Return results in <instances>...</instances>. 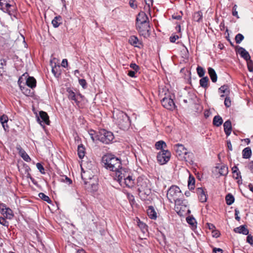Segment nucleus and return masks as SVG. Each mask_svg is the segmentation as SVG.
<instances>
[{
	"label": "nucleus",
	"instance_id": "nucleus-29",
	"mask_svg": "<svg viewBox=\"0 0 253 253\" xmlns=\"http://www.w3.org/2000/svg\"><path fill=\"white\" fill-rule=\"evenodd\" d=\"M203 18V13L201 11H199L194 13L193 15L194 20L198 22L202 21Z\"/></svg>",
	"mask_w": 253,
	"mask_h": 253
},
{
	"label": "nucleus",
	"instance_id": "nucleus-20",
	"mask_svg": "<svg viewBox=\"0 0 253 253\" xmlns=\"http://www.w3.org/2000/svg\"><path fill=\"white\" fill-rule=\"evenodd\" d=\"M234 231L236 233L243 234L246 235L249 234V230L247 229L246 226L244 225L234 228Z\"/></svg>",
	"mask_w": 253,
	"mask_h": 253
},
{
	"label": "nucleus",
	"instance_id": "nucleus-19",
	"mask_svg": "<svg viewBox=\"0 0 253 253\" xmlns=\"http://www.w3.org/2000/svg\"><path fill=\"white\" fill-rule=\"evenodd\" d=\"M224 130L226 135L228 136L232 130L231 122L230 120L226 121L223 124Z\"/></svg>",
	"mask_w": 253,
	"mask_h": 253
},
{
	"label": "nucleus",
	"instance_id": "nucleus-42",
	"mask_svg": "<svg viewBox=\"0 0 253 253\" xmlns=\"http://www.w3.org/2000/svg\"><path fill=\"white\" fill-rule=\"evenodd\" d=\"M197 73L200 77H202L205 75V70L202 67L198 66L197 68Z\"/></svg>",
	"mask_w": 253,
	"mask_h": 253
},
{
	"label": "nucleus",
	"instance_id": "nucleus-59",
	"mask_svg": "<svg viewBox=\"0 0 253 253\" xmlns=\"http://www.w3.org/2000/svg\"><path fill=\"white\" fill-rule=\"evenodd\" d=\"M239 213H240L239 211L237 209H235V219L238 221H239L240 220V217L238 215Z\"/></svg>",
	"mask_w": 253,
	"mask_h": 253
},
{
	"label": "nucleus",
	"instance_id": "nucleus-26",
	"mask_svg": "<svg viewBox=\"0 0 253 253\" xmlns=\"http://www.w3.org/2000/svg\"><path fill=\"white\" fill-rule=\"evenodd\" d=\"M147 214L149 217L151 219H155L157 218V213L155 211L154 208L152 206L148 207Z\"/></svg>",
	"mask_w": 253,
	"mask_h": 253
},
{
	"label": "nucleus",
	"instance_id": "nucleus-38",
	"mask_svg": "<svg viewBox=\"0 0 253 253\" xmlns=\"http://www.w3.org/2000/svg\"><path fill=\"white\" fill-rule=\"evenodd\" d=\"M60 69V66L59 65H55L54 67H52V73L54 74V75L55 77H58L59 75H60V73L59 71V69Z\"/></svg>",
	"mask_w": 253,
	"mask_h": 253
},
{
	"label": "nucleus",
	"instance_id": "nucleus-31",
	"mask_svg": "<svg viewBox=\"0 0 253 253\" xmlns=\"http://www.w3.org/2000/svg\"><path fill=\"white\" fill-rule=\"evenodd\" d=\"M61 17L60 16H56L52 21V24L54 27L57 28L59 26L61 22Z\"/></svg>",
	"mask_w": 253,
	"mask_h": 253
},
{
	"label": "nucleus",
	"instance_id": "nucleus-15",
	"mask_svg": "<svg viewBox=\"0 0 253 253\" xmlns=\"http://www.w3.org/2000/svg\"><path fill=\"white\" fill-rule=\"evenodd\" d=\"M197 192L199 195V200L202 203L206 202L207 197L204 189L202 187L198 188L197 189Z\"/></svg>",
	"mask_w": 253,
	"mask_h": 253
},
{
	"label": "nucleus",
	"instance_id": "nucleus-18",
	"mask_svg": "<svg viewBox=\"0 0 253 253\" xmlns=\"http://www.w3.org/2000/svg\"><path fill=\"white\" fill-rule=\"evenodd\" d=\"M129 43L135 47H140V45H142L141 41H139L137 37L134 36H131L128 40Z\"/></svg>",
	"mask_w": 253,
	"mask_h": 253
},
{
	"label": "nucleus",
	"instance_id": "nucleus-53",
	"mask_svg": "<svg viewBox=\"0 0 253 253\" xmlns=\"http://www.w3.org/2000/svg\"><path fill=\"white\" fill-rule=\"evenodd\" d=\"M247 241L250 244L253 245V237L251 235H249L247 237Z\"/></svg>",
	"mask_w": 253,
	"mask_h": 253
},
{
	"label": "nucleus",
	"instance_id": "nucleus-4",
	"mask_svg": "<svg viewBox=\"0 0 253 253\" xmlns=\"http://www.w3.org/2000/svg\"><path fill=\"white\" fill-rule=\"evenodd\" d=\"M97 139L105 144H109L114 139L113 133L104 129H100L97 135Z\"/></svg>",
	"mask_w": 253,
	"mask_h": 253
},
{
	"label": "nucleus",
	"instance_id": "nucleus-7",
	"mask_svg": "<svg viewBox=\"0 0 253 253\" xmlns=\"http://www.w3.org/2000/svg\"><path fill=\"white\" fill-rule=\"evenodd\" d=\"M174 148L177 156L184 158L185 161H188L187 158H189V152L184 145L177 144L174 145Z\"/></svg>",
	"mask_w": 253,
	"mask_h": 253
},
{
	"label": "nucleus",
	"instance_id": "nucleus-11",
	"mask_svg": "<svg viewBox=\"0 0 253 253\" xmlns=\"http://www.w3.org/2000/svg\"><path fill=\"white\" fill-rule=\"evenodd\" d=\"M37 120L41 126H43L42 123L43 124H46L47 125H49L50 124V121L47 114L45 112L42 111L40 112L39 116L37 117Z\"/></svg>",
	"mask_w": 253,
	"mask_h": 253
},
{
	"label": "nucleus",
	"instance_id": "nucleus-62",
	"mask_svg": "<svg viewBox=\"0 0 253 253\" xmlns=\"http://www.w3.org/2000/svg\"><path fill=\"white\" fill-rule=\"evenodd\" d=\"M240 174V172L238 170H237V172H236V173H233V177L236 179H238L239 177H241Z\"/></svg>",
	"mask_w": 253,
	"mask_h": 253
},
{
	"label": "nucleus",
	"instance_id": "nucleus-33",
	"mask_svg": "<svg viewBox=\"0 0 253 253\" xmlns=\"http://www.w3.org/2000/svg\"><path fill=\"white\" fill-rule=\"evenodd\" d=\"M84 148L82 145H79L78 147V154L80 159H82L84 156Z\"/></svg>",
	"mask_w": 253,
	"mask_h": 253
},
{
	"label": "nucleus",
	"instance_id": "nucleus-8",
	"mask_svg": "<svg viewBox=\"0 0 253 253\" xmlns=\"http://www.w3.org/2000/svg\"><path fill=\"white\" fill-rule=\"evenodd\" d=\"M170 156L171 154L169 151L162 150L158 153L157 159L160 165H164L169 160Z\"/></svg>",
	"mask_w": 253,
	"mask_h": 253
},
{
	"label": "nucleus",
	"instance_id": "nucleus-50",
	"mask_svg": "<svg viewBox=\"0 0 253 253\" xmlns=\"http://www.w3.org/2000/svg\"><path fill=\"white\" fill-rule=\"evenodd\" d=\"M79 82L80 84L84 88H85L86 87V81L84 79H79Z\"/></svg>",
	"mask_w": 253,
	"mask_h": 253
},
{
	"label": "nucleus",
	"instance_id": "nucleus-61",
	"mask_svg": "<svg viewBox=\"0 0 253 253\" xmlns=\"http://www.w3.org/2000/svg\"><path fill=\"white\" fill-rule=\"evenodd\" d=\"M137 71H129L127 75L130 77H135V73Z\"/></svg>",
	"mask_w": 253,
	"mask_h": 253
},
{
	"label": "nucleus",
	"instance_id": "nucleus-45",
	"mask_svg": "<svg viewBox=\"0 0 253 253\" xmlns=\"http://www.w3.org/2000/svg\"><path fill=\"white\" fill-rule=\"evenodd\" d=\"M36 167L41 173H42V174L45 173L44 169L43 167L42 166V165L41 163H38L36 164Z\"/></svg>",
	"mask_w": 253,
	"mask_h": 253
},
{
	"label": "nucleus",
	"instance_id": "nucleus-64",
	"mask_svg": "<svg viewBox=\"0 0 253 253\" xmlns=\"http://www.w3.org/2000/svg\"><path fill=\"white\" fill-rule=\"evenodd\" d=\"M227 146L229 150H230V151L232 150V144H231L230 140L227 141Z\"/></svg>",
	"mask_w": 253,
	"mask_h": 253
},
{
	"label": "nucleus",
	"instance_id": "nucleus-21",
	"mask_svg": "<svg viewBox=\"0 0 253 253\" xmlns=\"http://www.w3.org/2000/svg\"><path fill=\"white\" fill-rule=\"evenodd\" d=\"M173 202L175 203V207L174 209L175 211L178 213H180V210L182 209V207H179V206H184L185 207V205H183V201L181 200L180 197L177 198L176 200H174Z\"/></svg>",
	"mask_w": 253,
	"mask_h": 253
},
{
	"label": "nucleus",
	"instance_id": "nucleus-44",
	"mask_svg": "<svg viewBox=\"0 0 253 253\" xmlns=\"http://www.w3.org/2000/svg\"><path fill=\"white\" fill-rule=\"evenodd\" d=\"M247 66L248 70L250 72H253V61L250 59L248 61H247Z\"/></svg>",
	"mask_w": 253,
	"mask_h": 253
},
{
	"label": "nucleus",
	"instance_id": "nucleus-5",
	"mask_svg": "<svg viewBox=\"0 0 253 253\" xmlns=\"http://www.w3.org/2000/svg\"><path fill=\"white\" fill-rule=\"evenodd\" d=\"M182 196L181 190L177 186L172 185L168 190L167 197L169 201L172 203L174 200Z\"/></svg>",
	"mask_w": 253,
	"mask_h": 253
},
{
	"label": "nucleus",
	"instance_id": "nucleus-52",
	"mask_svg": "<svg viewBox=\"0 0 253 253\" xmlns=\"http://www.w3.org/2000/svg\"><path fill=\"white\" fill-rule=\"evenodd\" d=\"M228 89V86L226 85H223L219 88V91L222 93H225Z\"/></svg>",
	"mask_w": 253,
	"mask_h": 253
},
{
	"label": "nucleus",
	"instance_id": "nucleus-35",
	"mask_svg": "<svg viewBox=\"0 0 253 253\" xmlns=\"http://www.w3.org/2000/svg\"><path fill=\"white\" fill-rule=\"evenodd\" d=\"M228 172V169L225 166H222L219 169V173L220 175H226Z\"/></svg>",
	"mask_w": 253,
	"mask_h": 253
},
{
	"label": "nucleus",
	"instance_id": "nucleus-9",
	"mask_svg": "<svg viewBox=\"0 0 253 253\" xmlns=\"http://www.w3.org/2000/svg\"><path fill=\"white\" fill-rule=\"evenodd\" d=\"M136 28L140 35L146 37L149 35L150 26L149 22L136 24Z\"/></svg>",
	"mask_w": 253,
	"mask_h": 253
},
{
	"label": "nucleus",
	"instance_id": "nucleus-16",
	"mask_svg": "<svg viewBox=\"0 0 253 253\" xmlns=\"http://www.w3.org/2000/svg\"><path fill=\"white\" fill-rule=\"evenodd\" d=\"M17 149L18 151V153L20 156L27 162H29L31 161V158L26 152L20 146L17 147Z\"/></svg>",
	"mask_w": 253,
	"mask_h": 253
},
{
	"label": "nucleus",
	"instance_id": "nucleus-17",
	"mask_svg": "<svg viewBox=\"0 0 253 253\" xmlns=\"http://www.w3.org/2000/svg\"><path fill=\"white\" fill-rule=\"evenodd\" d=\"M238 52L245 60L248 61L251 59V56L249 52L245 50V48L242 47H239L238 49Z\"/></svg>",
	"mask_w": 253,
	"mask_h": 253
},
{
	"label": "nucleus",
	"instance_id": "nucleus-57",
	"mask_svg": "<svg viewBox=\"0 0 253 253\" xmlns=\"http://www.w3.org/2000/svg\"><path fill=\"white\" fill-rule=\"evenodd\" d=\"M212 251H213V253H223V250L220 248H214L213 249Z\"/></svg>",
	"mask_w": 253,
	"mask_h": 253
},
{
	"label": "nucleus",
	"instance_id": "nucleus-39",
	"mask_svg": "<svg viewBox=\"0 0 253 253\" xmlns=\"http://www.w3.org/2000/svg\"><path fill=\"white\" fill-rule=\"evenodd\" d=\"M144 1L146 3V5L144 6V9L150 12L151 6L153 5V0H144Z\"/></svg>",
	"mask_w": 253,
	"mask_h": 253
},
{
	"label": "nucleus",
	"instance_id": "nucleus-27",
	"mask_svg": "<svg viewBox=\"0 0 253 253\" xmlns=\"http://www.w3.org/2000/svg\"><path fill=\"white\" fill-rule=\"evenodd\" d=\"M222 123L223 120L220 116L217 115L214 117L213 119V125L214 126H219L222 125Z\"/></svg>",
	"mask_w": 253,
	"mask_h": 253
},
{
	"label": "nucleus",
	"instance_id": "nucleus-22",
	"mask_svg": "<svg viewBox=\"0 0 253 253\" xmlns=\"http://www.w3.org/2000/svg\"><path fill=\"white\" fill-rule=\"evenodd\" d=\"M68 92V96L69 99L75 101V102H77L78 101V96H80V97H82V95L81 94H79L78 95H76L75 93L71 89H67Z\"/></svg>",
	"mask_w": 253,
	"mask_h": 253
},
{
	"label": "nucleus",
	"instance_id": "nucleus-40",
	"mask_svg": "<svg viewBox=\"0 0 253 253\" xmlns=\"http://www.w3.org/2000/svg\"><path fill=\"white\" fill-rule=\"evenodd\" d=\"M8 121V117L5 115H2L0 117V122L2 125V126L4 130H6L5 126V123H7Z\"/></svg>",
	"mask_w": 253,
	"mask_h": 253
},
{
	"label": "nucleus",
	"instance_id": "nucleus-6",
	"mask_svg": "<svg viewBox=\"0 0 253 253\" xmlns=\"http://www.w3.org/2000/svg\"><path fill=\"white\" fill-rule=\"evenodd\" d=\"M124 175V177H123L122 178L120 179V180L119 179V177H115V179L117 180L120 184L122 186H126L128 188H132L134 186V179H132V177L128 175H126V170L124 169L122 172Z\"/></svg>",
	"mask_w": 253,
	"mask_h": 253
},
{
	"label": "nucleus",
	"instance_id": "nucleus-37",
	"mask_svg": "<svg viewBox=\"0 0 253 253\" xmlns=\"http://www.w3.org/2000/svg\"><path fill=\"white\" fill-rule=\"evenodd\" d=\"M186 221L188 224L191 225L192 227H195L197 223L195 219L191 216L186 217Z\"/></svg>",
	"mask_w": 253,
	"mask_h": 253
},
{
	"label": "nucleus",
	"instance_id": "nucleus-12",
	"mask_svg": "<svg viewBox=\"0 0 253 253\" xmlns=\"http://www.w3.org/2000/svg\"><path fill=\"white\" fill-rule=\"evenodd\" d=\"M164 107L169 110H173L175 108V104L173 100L169 97H165L161 100Z\"/></svg>",
	"mask_w": 253,
	"mask_h": 253
},
{
	"label": "nucleus",
	"instance_id": "nucleus-1",
	"mask_svg": "<svg viewBox=\"0 0 253 253\" xmlns=\"http://www.w3.org/2000/svg\"><path fill=\"white\" fill-rule=\"evenodd\" d=\"M104 167L107 169L115 172V177H119V179L122 178L124 175L121 172L124 170L122 167L121 161L114 155L107 154L102 157Z\"/></svg>",
	"mask_w": 253,
	"mask_h": 253
},
{
	"label": "nucleus",
	"instance_id": "nucleus-30",
	"mask_svg": "<svg viewBox=\"0 0 253 253\" xmlns=\"http://www.w3.org/2000/svg\"><path fill=\"white\" fill-rule=\"evenodd\" d=\"M167 147L166 143L163 140H160L157 142L155 144V147L158 150H164L163 148Z\"/></svg>",
	"mask_w": 253,
	"mask_h": 253
},
{
	"label": "nucleus",
	"instance_id": "nucleus-58",
	"mask_svg": "<svg viewBox=\"0 0 253 253\" xmlns=\"http://www.w3.org/2000/svg\"><path fill=\"white\" fill-rule=\"evenodd\" d=\"M62 180H63V181L64 182H66V183H68L69 184H71V183H72V180H71L70 178H68V177H67V176H65V177H64V178H63V179H62Z\"/></svg>",
	"mask_w": 253,
	"mask_h": 253
},
{
	"label": "nucleus",
	"instance_id": "nucleus-63",
	"mask_svg": "<svg viewBox=\"0 0 253 253\" xmlns=\"http://www.w3.org/2000/svg\"><path fill=\"white\" fill-rule=\"evenodd\" d=\"M248 168L250 169L251 171L253 173V161L251 162L248 164Z\"/></svg>",
	"mask_w": 253,
	"mask_h": 253
},
{
	"label": "nucleus",
	"instance_id": "nucleus-28",
	"mask_svg": "<svg viewBox=\"0 0 253 253\" xmlns=\"http://www.w3.org/2000/svg\"><path fill=\"white\" fill-rule=\"evenodd\" d=\"M252 155V151L250 147H246L242 151L243 158L249 159Z\"/></svg>",
	"mask_w": 253,
	"mask_h": 253
},
{
	"label": "nucleus",
	"instance_id": "nucleus-55",
	"mask_svg": "<svg viewBox=\"0 0 253 253\" xmlns=\"http://www.w3.org/2000/svg\"><path fill=\"white\" fill-rule=\"evenodd\" d=\"M179 38V37L178 36L173 35L170 37V41L171 42H174Z\"/></svg>",
	"mask_w": 253,
	"mask_h": 253
},
{
	"label": "nucleus",
	"instance_id": "nucleus-10",
	"mask_svg": "<svg viewBox=\"0 0 253 253\" xmlns=\"http://www.w3.org/2000/svg\"><path fill=\"white\" fill-rule=\"evenodd\" d=\"M84 175L83 174H82V178L84 179L85 189L90 192H93L96 191L97 189V184L94 182H92L91 178L90 177L89 178L90 180L89 181H87L85 178H84Z\"/></svg>",
	"mask_w": 253,
	"mask_h": 253
},
{
	"label": "nucleus",
	"instance_id": "nucleus-3",
	"mask_svg": "<svg viewBox=\"0 0 253 253\" xmlns=\"http://www.w3.org/2000/svg\"><path fill=\"white\" fill-rule=\"evenodd\" d=\"M113 118L116 124L121 129L125 130L129 127L130 125L129 118L124 112L117 110L113 113Z\"/></svg>",
	"mask_w": 253,
	"mask_h": 253
},
{
	"label": "nucleus",
	"instance_id": "nucleus-32",
	"mask_svg": "<svg viewBox=\"0 0 253 253\" xmlns=\"http://www.w3.org/2000/svg\"><path fill=\"white\" fill-rule=\"evenodd\" d=\"M234 196L231 194H228L225 197L226 202L228 205H232L234 203Z\"/></svg>",
	"mask_w": 253,
	"mask_h": 253
},
{
	"label": "nucleus",
	"instance_id": "nucleus-25",
	"mask_svg": "<svg viewBox=\"0 0 253 253\" xmlns=\"http://www.w3.org/2000/svg\"><path fill=\"white\" fill-rule=\"evenodd\" d=\"M10 2V0H0V9L2 10L5 8L6 10H8L11 6Z\"/></svg>",
	"mask_w": 253,
	"mask_h": 253
},
{
	"label": "nucleus",
	"instance_id": "nucleus-36",
	"mask_svg": "<svg viewBox=\"0 0 253 253\" xmlns=\"http://www.w3.org/2000/svg\"><path fill=\"white\" fill-rule=\"evenodd\" d=\"M195 182V180L194 177L190 175L189 177L188 184V187L190 189H194Z\"/></svg>",
	"mask_w": 253,
	"mask_h": 253
},
{
	"label": "nucleus",
	"instance_id": "nucleus-46",
	"mask_svg": "<svg viewBox=\"0 0 253 253\" xmlns=\"http://www.w3.org/2000/svg\"><path fill=\"white\" fill-rule=\"evenodd\" d=\"M138 226L142 229L143 232H145V230H147L146 225L143 222L140 221L139 220V222H138Z\"/></svg>",
	"mask_w": 253,
	"mask_h": 253
},
{
	"label": "nucleus",
	"instance_id": "nucleus-51",
	"mask_svg": "<svg viewBox=\"0 0 253 253\" xmlns=\"http://www.w3.org/2000/svg\"><path fill=\"white\" fill-rule=\"evenodd\" d=\"M231 100L229 97H226L224 100V105L226 107H229L231 106Z\"/></svg>",
	"mask_w": 253,
	"mask_h": 253
},
{
	"label": "nucleus",
	"instance_id": "nucleus-41",
	"mask_svg": "<svg viewBox=\"0 0 253 253\" xmlns=\"http://www.w3.org/2000/svg\"><path fill=\"white\" fill-rule=\"evenodd\" d=\"M39 196L41 199H42V200L45 202H47L48 203H50L51 202V201L50 200L49 197L45 195L43 193H40L39 194Z\"/></svg>",
	"mask_w": 253,
	"mask_h": 253
},
{
	"label": "nucleus",
	"instance_id": "nucleus-49",
	"mask_svg": "<svg viewBox=\"0 0 253 253\" xmlns=\"http://www.w3.org/2000/svg\"><path fill=\"white\" fill-rule=\"evenodd\" d=\"M129 4L130 6L133 9H135L137 7L135 0H129Z\"/></svg>",
	"mask_w": 253,
	"mask_h": 253
},
{
	"label": "nucleus",
	"instance_id": "nucleus-43",
	"mask_svg": "<svg viewBox=\"0 0 253 253\" xmlns=\"http://www.w3.org/2000/svg\"><path fill=\"white\" fill-rule=\"evenodd\" d=\"M244 36L241 34H238L235 37V41L237 43H240L244 40Z\"/></svg>",
	"mask_w": 253,
	"mask_h": 253
},
{
	"label": "nucleus",
	"instance_id": "nucleus-2",
	"mask_svg": "<svg viewBox=\"0 0 253 253\" xmlns=\"http://www.w3.org/2000/svg\"><path fill=\"white\" fill-rule=\"evenodd\" d=\"M136 185L139 196L145 200L151 193L149 180L144 177H138Z\"/></svg>",
	"mask_w": 253,
	"mask_h": 253
},
{
	"label": "nucleus",
	"instance_id": "nucleus-14",
	"mask_svg": "<svg viewBox=\"0 0 253 253\" xmlns=\"http://www.w3.org/2000/svg\"><path fill=\"white\" fill-rule=\"evenodd\" d=\"M148 18L146 13L143 11L140 12L136 17V24H139V23H147L148 22Z\"/></svg>",
	"mask_w": 253,
	"mask_h": 253
},
{
	"label": "nucleus",
	"instance_id": "nucleus-23",
	"mask_svg": "<svg viewBox=\"0 0 253 253\" xmlns=\"http://www.w3.org/2000/svg\"><path fill=\"white\" fill-rule=\"evenodd\" d=\"M208 73L213 83H215L217 81V75L215 70L211 67H209L208 69Z\"/></svg>",
	"mask_w": 253,
	"mask_h": 253
},
{
	"label": "nucleus",
	"instance_id": "nucleus-56",
	"mask_svg": "<svg viewBox=\"0 0 253 253\" xmlns=\"http://www.w3.org/2000/svg\"><path fill=\"white\" fill-rule=\"evenodd\" d=\"M212 234L213 237L217 238L219 236L220 233L217 230H212Z\"/></svg>",
	"mask_w": 253,
	"mask_h": 253
},
{
	"label": "nucleus",
	"instance_id": "nucleus-13",
	"mask_svg": "<svg viewBox=\"0 0 253 253\" xmlns=\"http://www.w3.org/2000/svg\"><path fill=\"white\" fill-rule=\"evenodd\" d=\"M0 211L1 213L7 218L10 219L13 217L12 210L8 208H6L4 204H0Z\"/></svg>",
	"mask_w": 253,
	"mask_h": 253
},
{
	"label": "nucleus",
	"instance_id": "nucleus-24",
	"mask_svg": "<svg viewBox=\"0 0 253 253\" xmlns=\"http://www.w3.org/2000/svg\"><path fill=\"white\" fill-rule=\"evenodd\" d=\"M26 84L31 88H35L36 86V80L33 77H29L26 80Z\"/></svg>",
	"mask_w": 253,
	"mask_h": 253
},
{
	"label": "nucleus",
	"instance_id": "nucleus-48",
	"mask_svg": "<svg viewBox=\"0 0 253 253\" xmlns=\"http://www.w3.org/2000/svg\"><path fill=\"white\" fill-rule=\"evenodd\" d=\"M6 65V61L4 59L0 60V75L1 74V72L2 71L3 66Z\"/></svg>",
	"mask_w": 253,
	"mask_h": 253
},
{
	"label": "nucleus",
	"instance_id": "nucleus-34",
	"mask_svg": "<svg viewBox=\"0 0 253 253\" xmlns=\"http://www.w3.org/2000/svg\"><path fill=\"white\" fill-rule=\"evenodd\" d=\"M209 78L208 77H203L200 80V84L201 86L204 88H207L208 87V83L209 82Z\"/></svg>",
	"mask_w": 253,
	"mask_h": 253
},
{
	"label": "nucleus",
	"instance_id": "nucleus-47",
	"mask_svg": "<svg viewBox=\"0 0 253 253\" xmlns=\"http://www.w3.org/2000/svg\"><path fill=\"white\" fill-rule=\"evenodd\" d=\"M0 224L7 227L8 226V222L3 217H0Z\"/></svg>",
	"mask_w": 253,
	"mask_h": 253
},
{
	"label": "nucleus",
	"instance_id": "nucleus-54",
	"mask_svg": "<svg viewBox=\"0 0 253 253\" xmlns=\"http://www.w3.org/2000/svg\"><path fill=\"white\" fill-rule=\"evenodd\" d=\"M130 67L132 68L135 71H138L139 70V67L135 63H131L130 64Z\"/></svg>",
	"mask_w": 253,
	"mask_h": 253
},
{
	"label": "nucleus",
	"instance_id": "nucleus-60",
	"mask_svg": "<svg viewBox=\"0 0 253 253\" xmlns=\"http://www.w3.org/2000/svg\"><path fill=\"white\" fill-rule=\"evenodd\" d=\"M61 65L62 67L65 68L66 67H67L68 66V61L66 59H63L62 61V63H61Z\"/></svg>",
	"mask_w": 253,
	"mask_h": 253
}]
</instances>
